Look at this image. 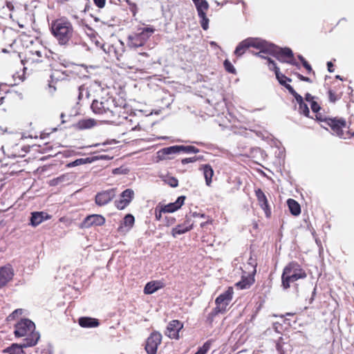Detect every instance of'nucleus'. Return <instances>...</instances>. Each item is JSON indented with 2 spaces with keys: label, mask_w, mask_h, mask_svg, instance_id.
I'll list each match as a JSON object with an SVG mask.
<instances>
[{
  "label": "nucleus",
  "mask_w": 354,
  "mask_h": 354,
  "mask_svg": "<svg viewBox=\"0 0 354 354\" xmlns=\"http://www.w3.org/2000/svg\"><path fill=\"white\" fill-rule=\"evenodd\" d=\"M50 32L58 44L64 48H73L83 44L82 37L74 30L72 23L66 17L52 21Z\"/></svg>",
  "instance_id": "nucleus-1"
},
{
  "label": "nucleus",
  "mask_w": 354,
  "mask_h": 354,
  "mask_svg": "<svg viewBox=\"0 0 354 354\" xmlns=\"http://www.w3.org/2000/svg\"><path fill=\"white\" fill-rule=\"evenodd\" d=\"M14 334L16 337H26L24 346H33L37 344L39 335L35 332L34 322L28 319H21L15 325Z\"/></svg>",
  "instance_id": "nucleus-2"
},
{
  "label": "nucleus",
  "mask_w": 354,
  "mask_h": 354,
  "mask_svg": "<svg viewBox=\"0 0 354 354\" xmlns=\"http://www.w3.org/2000/svg\"><path fill=\"white\" fill-rule=\"evenodd\" d=\"M307 276L305 270L295 261H292L285 266L281 275V286L283 290L290 287V284Z\"/></svg>",
  "instance_id": "nucleus-3"
},
{
  "label": "nucleus",
  "mask_w": 354,
  "mask_h": 354,
  "mask_svg": "<svg viewBox=\"0 0 354 354\" xmlns=\"http://www.w3.org/2000/svg\"><path fill=\"white\" fill-rule=\"evenodd\" d=\"M272 44L268 43L266 41L257 37H248L241 41L234 50V55L237 57L242 56L245 50L253 47L259 49L260 51L254 55H260V53L270 52Z\"/></svg>",
  "instance_id": "nucleus-4"
},
{
  "label": "nucleus",
  "mask_w": 354,
  "mask_h": 354,
  "mask_svg": "<svg viewBox=\"0 0 354 354\" xmlns=\"http://www.w3.org/2000/svg\"><path fill=\"white\" fill-rule=\"evenodd\" d=\"M21 62L24 71L32 73L41 71L46 66V57L39 50H30Z\"/></svg>",
  "instance_id": "nucleus-5"
},
{
  "label": "nucleus",
  "mask_w": 354,
  "mask_h": 354,
  "mask_svg": "<svg viewBox=\"0 0 354 354\" xmlns=\"http://www.w3.org/2000/svg\"><path fill=\"white\" fill-rule=\"evenodd\" d=\"M270 53L279 62L288 63L295 66L297 63L292 50L289 48H280L272 44Z\"/></svg>",
  "instance_id": "nucleus-6"
},
{
  "label": "nucleus",
  "mask_w": 354,
  "mask_h": 354,
  "mask_svg": "<svg viewBox=\"0 0 354 354\" xmlns=\"http://www.w3.org/2000/svg\"><path fill=\"white\" fill-rule=\"evenodd\" d=\"M153 32V30L152 28H145L140 32L129 35L128 37V45L131 48L142 46Z\"/></svg>",
  "instance_id": "nucleus-7"
},
{
  "label": "nucleus",
  "mask_w": 354,
  "mask_h": 354,
  "mask_svg": "<svg viewBox=\"0 0 354 354\" xmlns=\"http://www.w3.org/2000/svg\"><path fill=\"white\" fill-rule=\"evenodd\" d=\"M233 290L229 288L223 293L221 294L215 301L216 307L214 309V314L223 313L226 310L227 306L232 299Z\"/></svg>",
  "instance_id": "nucleus-8"
},
{
  "label": "nucleus",
  "mask_w": 354,
  "mask_h": 354,
  "mask_svg": "<svg viewBox=\"0 0 354 354\" xmlns=\"http://www.w3.org/2000/svg\"><path fill=\"white\" fill-rule=\"evenodd\" d=\"M325 122L327 125H328L332 131L334 135H336L337 136L346 139V136L344 134V132L342 129V128H344L346 127V121L345 120L342 118H326Z\"/></svg>",
  "instance_id": "nucleus-9"
},
{
  "label": "nucleus",
  "mask_w": 354,
  "mask_h": 354,
  "mask_svg": "<svg viewBox=\"0 0 354 354\" xmlns=\"http://www.w3.org/2000/svg\"><path fill=\"white\" fill-rule=\"evenodd\" d=\"M162 341V335L158 332H153L147 338L145 350L148 354H156L157 348Z\"/></svg>",
  "instance_id": "nucleus-10"
},
{
  "label": "nucleus",
  "mask_w": 354,
  "mask_h": 354,
  "mask_svg": "<svg viewBox=\"0 0 354 354\" xmlns=\"http://www.w3.org/2000/svg\"><path fill=\"white\" fill-rule=\"evenodd\" d=\"M68 74L66 71L59 69H55L50 75V81L48 83V92L53 94L56 91V84L58 82H62L68 78Z\"/></svg>",
  "instance_id": "nucleus-11"
},
{
  "label": "nucleus",
  "mask_w": 354,
  "mask_h": 354,
  "mask_svg": "<svg viewBox=\"0 0 354 354\" xmlns=\"http://www.w3.org/2000/svg\"><path fill=\"white\" fill-rule=\"evenodd\" d=\"M15 272L12 266L8 263L0 267V288L5 287L12 280Z\"/></svg>",
  "instance_id": "nucleus-12"
},
{
  "label": "nucleus",
  "mask_w": 354,
  "mask_h": 354,
  "mask_svg": "<svg viewBox=\"0 0 354 354\" xmlns=\"http://www.w3.org/2000/svg\"><path fill=\"white\" fill-rule=\"evenodd\" d=\"M105 223V218L100 214L87 216L82 222V228H89L93 226H101Z\"/></svg>",
  "instance_id": "nucleus-13"
},
{
  "label": "nucleus",
  "mask_w": 354,
  "mask_h": 354,
  "mask_svg": "<svg viewBox=\"0 0 354 354\" xmlns=\"http://www.w3.org/2000/svg\"><path fill=\"white\" fill-rule=\"evenodd\" d=\"M133 191L130 189H127L120 194L119 200L115 201V205L118 209H124L129 205L133 198Z\"/></svg>",
  "instance_id": "nucleus-14"
},
{
  "label": "nucleus",
  "mask_w": 354,
  "mask_h": 354,
  "mask_svg": "<svg viewBox=\"0 0 354 354\" xmlns=\"http://www.w3.org/2000/svg\"><path fill=\"white\" fill-rule=\"evenodd\" d=\"M111 104L109 99L102 98L100 100H95L91 104V109L95 113L103 114L110 110Z\"/></svg>",
  "instance_id": "nucleus-15"
},
{
  "label": "nucleus",
  "mask_w": 354,
  "mask_h": 354,
  "mask_svg": "<svg viewBox=\"0 0 354 354\" xmlns=\"http://www.w3.org/2000/svg\"><path fill=\"white\" fill-rule=\"evenodd\" d=\"M183 324L178 320H172L167 327L165 335L171 339H178L179 332L183 328Z\"/></svg>",
  "instance_id": "nucleus-16"
},
{
  "label": "nucleus",
  "mask_w": 354,
  "mask_h": 354,
  "mask_svg": "<svg viewBox=\"0 0 354 354\" xmlns=\"http://www.w3.org/2000/svg\"><path fill=\"white\" fill-rule=\"evenodd\" d=\"M255 195L257 198L258 203L262 209L264 211L267 217H269L271 214V211L268 205V201L266 196L261 189L255 190Z\"/></svg>",
  "instance_id": "nucleus-17"
},
{
  "label": "nucleus",
  "mask_w": 354,
  "mask_h": 354,
  "mask_svg": "<svg viewBox=\"0 0 354 354\" xmlns=\"http://www.w3.org/2000/svg\"><path fill=\"white\" fill-rule=\"evenodd\" d=\"M185 196H180L174 203H170L162 207V211L164 213H172L181 207L184 204Z\"/></svg>",
  "instance_id": "nucleus-18"
},
{
  "label": "nucleus",
  "mask_w": 354,
  "mask_h": 354,
  "mask_svg": "<svg viewBox=\"0 0 354 354\" xmlns=\"http://www.w3.org/2000/svg\"><path fill=\"white\" fill-rule=\"evenodd\" d=\"M180 153L179 151V147L178 145H174L168 147H165L160 151H158V158L160 160H165V159H171V157H170V155L174 154H178Z\"/></svg>",
  "instance_id": "nucleus-19"
},
{
  "label": "nucleus",
  "mask_w": 354,
  "mask_h": 354,
  "mask_svg": "<svg viewBox=\"0 0 354 354\" xmlns=\"http://www.w3.org/2000/svg\"><path fill=\"white\" fill-rule=\"evenodd\" d=\"M134 216L131 214H128L124 217L123 220L121 221V223L118 230L120 232L125 233L131 229L134 224Z\"/></svg>",
  "instance_id": "nucleus-20"
},
{
  "label": "nucleus",
  "mask_w": 354,
  "mask_h": 354,
  "mask_svg": "<svg viewBox=\"0 0 354 354\" xmlns=\"http://www.w3.org/2000/svg\"><path fill=\"white\" fill-rule=\"evenodd\" d=\"M50 216L44 212H32L30 218V223L32 226H37L44 221L50 218Z\"/></svg>",
  "instance_id": "nucleus-21"
},
{
  "label": "nucleus",
  "mask_w": 354,
  "mask_h": 354,
  "mask_svg": "<svg viewBox=\"0 0 354 354\" xmlns=\"http://www.w3.org/2000/svg\"><path fill=\"white\" fill-rule=\"evenodd\" d=\"M26 151L23 150L21 145L15 144L7 149V154L9 157H23L25 156Z\"/></svg>",
  "instance_id": "nucleus-22"
},
{
  "label": "nucleus",
  "mask_w": 354,
  "mask_h": 354,
  "mask_svg": "<svg viewBox=\"0 0 354 354\" xmlns=\"http://www.w3.org/2000/svg\"><path fill=\"white\" fill-rule=\"evenodd\" d=\"M164 286V283L160 281H152L148 282L144 288V292L147 295L154 293Z\"/></svg>",
  "instance_id": "nucleus-23"
},
{
  "label": "nucleus",
  "mask_w": 354,
  "mask_h": 354,
  "mask_svg": "<svg viewBox=\"0 0 354 354\" xmlns=\"http://www.w3.org/2000/svg\"><path fill=\"white\" fill-rule=\"evenodd\" d=\"M97 124V121L92 118H85L79 120L75 124L76 129L79 130L89 129Z\"/></svg>",
  "instance_id": "nucleus-24"
},
{
  "label": "nucleus",
  "mask_w": 354,
  "mask_h": 354,
  "mask_svg": "<svg viewBox=\"0 0 354 354\" xmlns=\"http://www.w3.org/2000/svg\"><path fill=\"white\" fill-rule=\"evenodd\" d=\"M78 323L80 326L83 328H94L98 326L100 324L97 319L88 317H80L78 320Z\"/></svg>",
  "instance_id": "nucleus-25"
},
{
  "label": "nucleus",
  "mask_w": 354,
  "mask_h": 354,
  "mask_svg": "<svg viewBox=\"0 0 354 354\" xmlns=\"http://www.w3.org/2000/svg\"><path fill=\"white\" fill-rule=\"evenodd\" d=\"M111 201V193L109 191H104L95 196V203L98 205H104Z\"/></svg>",
  "instance_id": "nucleus-26"
},
{
  "label": "nucleus",
  "mask_w": 354,
  "mask_h": 354,
  "mask_svg": "<svg viewBox=\"0 0 354 354\" xmlns=\"http://www.w3.org/2000/svg\"><path fill=\"white\" fill-rule=\"evenodd\" d=\"M26 347L24 346V343L22 344H12L10 346L4 349L3 353H8V354H26L24 351V348Z\"/></svg>",
  "instance_id": "nucleus-27"
},
{
  "label": "nucleus",
  "mask_w": 354,
  "mask_h": 354,
  "mask_svg": "<svg viewBox=\"0 0 354 354\" xmlns=\"http://www.w3.org/2000/svg\"><path fill=\"white\" fill-rule=\"evenodd\" d=\"M192 1L196 6L198 15L205 14L209 9V3L206 0H192Z\"/></svg>",
  "instance_id": "nucleus-28"
},
{
  "label": "nucleus",
  "mask_w": 354,
  "mask_h": 354,
  "mask_svg": "<svg viewBox=\"0 0 354 354\" xmlns=\"http://www.w3.org/2000/svg\"><path fill=\"white\" fill-rule=\"evenodd\" d=\"M287 204L292 215L298 216L301 213L300 205L295 200L289 198L287 201Z\"/></svg>",
  "instance_id": "nucleus-29"
},
{
  "label": "nucleus",
  "mask_w": 354,
  "mask_h": 354,
  "mask_svg": "<svg viewBox=\"0 0 354 354\" xmlns=\"http://www.w3.org/2000/svg\"><path fill=\"white\" fill-rule=\"evenodd\" d=\"M205 183L207 186H209L212 183V178L214 175V171L212 167L209 165H205L202 167Z\"/></svg>",
  "instance_id": "nucleus-30"
},
{
  "label": "nucleus",
  "mask_w": 354,
  "mask_h": 354,
  "mask_svg": "<svg viewBox=\"0 0 354 354\" xmlns=\"http://www.w3.org/2000/svg\"><path fill=\"white\" fill-rule=\"evenodd\" d=\"M192 225L185 226L184 224L178 225L176 227L172 229V235L176 237L177 235L185 234L192 229Z\"/></svg>",
  "instance_id": "nucleus-31"
},
{
  "label": "nucleus",
  "mask_w": 354,
  "mask_h": 354,
  "mask_svg": "<svg viewBox=\"0 0 354 354\" xmlns=\"http://www.w3.org/2000/svg\"><path fill=\"white\" fill-rule=\"evenodd\" d=\"M299 104L298 110L300 113L304 115L305 116H308L310 111L308 107V105L304 102L303 97L301 96V101L296 100Z\"/></svg>",
  "instance_id": "nucleus-32"
},
{
  "label": "nucleus",
  "mask_w": 354,
  "mask_h": 354,
  "mask_svg": "<svg viewBox=\"0 0 354 354\" xmlns=\"http://www.w3.org/2000/svg\"><path fill=\"white\" fill-rule=\"evenodd\" d=\"M179 151L180 153H197L199 152V149L196 148L194 146H184V145H178Z\"/></svg>",
  "instance_id": "nucleus-33"
},
{
  "label": "nucleus",
  "mask_w": 354,
  "mask_h": 354,
  "mask_svg": "<svg viewBox=\"0 0 354 354\" xmlns=\"http://www.w3.org/2000/svg\"><path fill=\"white\" fill-rule=\"evenodd\" d=\"M200 18V24L203 30H207L209 28V19L206 16V13L198 15Z\"/></svg>",
  "instance_id": "nucleus-34"
},
{
  "label": "nucleus",
  "mask_w": 354,
  "mask_h": 354,
  "mask_svg": "<svg viewBox=\"0 0 354 354\" xmlns=\"http://www.w3.org/2000/svg\"><path fill=\"white\" fill-rule=\"evenodd\" d=\"M252 279H242L241 281L236 283L237 286L240 287L241 289H246L248 288L250 285L252 283Z\"/></svg>",
  "instance_id": "nucleus-35"
},
{
  "label": "nucleus",
  "mask_w": 354,
  "mask_h": 354,
  "mask_svg": "<svg viewBox=\"0 0 354 354\" xmlns=\"http://www.w3.org/2000/svg\"><path fill=\"white\" fill-rule=\"evenodd\" d=\"M23 313V310L21 308L15 310L11 314H10L6 319L8 322L15 320L17 317L21 315Z\"/></svg>",
  "instance_id": "nucleus-36"
},
{
  "label": "nucleus",
  "mask_w": 354,
  "mask_h": 354,
  "mask_svg": "<svg viewBox=\"0 0 354 354\" xmlns=\"http://www.w3.org/2000/svg\"><path fill=\"white\" fill-rule=\"evenodd\" d=\"M225 69L226 71H227L230 73L235 74L236 73V69L232 65V64L228 60L225 59L223 63Z\"/></svg>",
  "instance_id": "nucleus-37"
},
{
  "label": "nucleus",
  "mask_w": 354,
  "mask_h": 354,
  "mask_svg": "<svg viewBox=\"0 0 354 354\" xmlns=\"http://www.w3.org/2000/svg\"><path fill=\"white\" fill-rule=\"evenodd\" d=\"M268 65L270 70L274 71L276 76H278L279 73V68L277 66L276 63L270 58H268Z\"/></svg>",
  "instance_id": "nucleus-38"
},
{
  "label": "nucleus",
  "mask_w": 354,
  "mask_h": 354,
  "mask_svg": "<svg viewBox=\"0 0 354 354\" xmlns=\"http://www.w3.org/2000/svg\"><path fill=\"white\" fill-rule=\"evenodd\" d=\"M210 348L209 342H206L201 347L198 348L195 354H206Z\"/></svg>",
  "instance_id": "nucleus-39"
},
{
  "label": "nucleus",
  "mask_w": 354,
  "mask_h": 354,
  "mask_svg": "<svg viewBox=\"0 0 354 354\" xmlns=\"http://www.w3.org/2000/svg\"><path fill=\"white\" fill-rule=\"evenodd\" d=\"M284 86L288 89L289 93L295 97L296 100L301 101V95H299L290 84H286Z\"/></svg>",
  "instance_id": "nucleus-40"
},
{
  "label": "nucleus",
  "mask_w": 354,
  "mask_h": 354,
  "mask_svg": "<svg viewBox=\"0 0 354 354\" xmlns=\"http://www.w3.org/2000/svg\"><path fill=\"white\" fill-rule=\"evenodd\" d=\"M64 178H65L64 176H61L57 178H53L50 180L49 185L50 186H56V185H59V183L64 182Z\"/></svg>",
  "instance_id": "nucleus-41"
},
{
  "label": "nucleus",
  "mask_w": 354,
  "mask_h": 354,
  "mask_svg": "<svg viewBox=\"0 0 354 354\" xmlns=\"http://www.w3.org/2000/svg\"><path fill=\"white\" fill-rule=\"evenodd\" d=\"M277 80H279V83L281 85H285L286 84V82H290L291 80L290 78H288L284 75L281 74L280 72L279 73V75L276 76Z\"/></svg>",
  "instance_id": "nucleus-42"
},
{
  "label": "nucleus",
  "mask_w": 354,
  "mask_h": 354,
  "mask_svg": "<svg viewBox=\"0 0 354 354\" xmlns=\"http://www.w3.org/2000/svg\"><path fill=\"white\" fill-rule=\"evenodd\" d=\"M128 171H129V169L124 167H120L112 169V174H127Z\"/></svg>",
  "instance_id": "nucleus-43"
},
{
  "label": "nucleus",
  "mask_w": 354,
  "mask_h": 354,
  "mask_svg": "<svg viewBox=\"0 0 354 354\" xmlns=\"http://www.w3.org/2000/svg\"><path fill=\"white\" fill-rule=\"evenodd\" d=\"M167 183L171 187H176L178 185V181L176 178L170 177L167 180Z\"/></svg>",
  "instance_id": "nucleus-44"
},
{
  "label": "nucleus",
  "mask_w": 354,
  "mask_h": 354,
  "mask_svg": "<svg viewBox=\"0 0 354 354\" xmlns=\"http://www.w3.org/2000/svg\"><path fill=\"white\" fill-rule=\"evenodd\" d=\"M310 106H311V109L315 113H317L320 109L319 105L317 104V102H316L315 101H312Z\"/></svg>",
  "instance_id": "nucleus-45"
},
{
  "label": "nucleus",
  "mask_w": 354,
  "mask_h": 354,
  "mask_svg": "<svg viewBox=\"0 0 354 354\" xmlns=\"http://www.w3.org/2000/svg\"><path fill=\"white\" fill-rule=\"evenodd\" d=\"M296 75L301 81L309 82V83L312 82L311 80L308 77H305L299 73H296Z\"/></svg>",
  "instance_id": "nucleus-46"
},
{
  "label": "nucleus",
  "mask_w": 354,
  "mask_h": 354,
  "mask_svg": "<svg viewBox=\"0 0 354 354\" xmlns=\"http://www.w3.org/2000/svg\"><path fill=\"white\" fill-rule=\"evenodd\" d=\"M328 96L330 101L332 102H335L337 100L335 93L330 90L328 91Z\"/></svg>",
  "instance_id": "nucleus-47"
},
{
  "label": "nucleus",
  "mask_w": 354,
  "mask_h": 354,
  "mask_svg": "<svg viewBox=\"0 0 354 354\" xmlns=\"http://www.w3.org/2000/svg\"><path fill=\"white\" fill-rule=\"evenodd\" d=\"M196 160V158L195 157L193 158H184L181 160V162L183 165H185L189 162H194Z\"/></svg>",
  "instance_id": "nucleus-48"
},
{
  "label": "nucleus",
  "mask_w": 354,
  "mask_h": 354,
  "mask_svg": "<svg viewBox=\"0 0 354 354\" xmlns=\"http://www.w3.org/2000/svg\"><path fill=\"white\" fill-rule=\"evenodd\" d=\"M94 3L98 7V8H103L105 5L106 0H93Z\"/></svg>",
  "instance_id": "nucleus-49"
},
{
  "label": "nucleus",
  "mask_w": 354,
  "mask_h": 354,
  "mask_svg": "<svg viewBox=\"0 0 354 354\" xmlns=\"http://www.w3.org/2000/svg\"><path fill=\"white\" fill-rule=\"evenodd\" d=\"M302 65L307 70L308 73H310L313 71L311 66L308 63L307 61L304 62Z\"/></svg>",
  "instance_id": "nucleus-50"
},
{
  "label": "nucleus",
  "mask_w": 354,
  "mask_h": 354,
  "mask_svg": "<svg viewBox=\"0 0 354 354\" xmlns=\"http://www.w3.org/2000/svg\"><path fill=\"white\" fill-rule=\"evenodd\" d=\"M163 212V211H162V207L160 208V209L159 210V212H158L157 211V208L156 209V217L158 220H160V218H161V215H162V213Z\"/></svg>",
  "instance_id": "nucleus-51"
},
{
  "label": "nucleus",
  "mask_w": 354,
  "mask_h": 354,
  "mask_svg": "<svg viewBox=\"0 0 354 354\" xmlns=\"http://www.w3.org/2000/svg\"><path fill=\"white\" fill-rule=\"evenodd\" d=\"M305 99L306 101L312 102V101H313V96H312L310 93H306Z\"/></svg>",
  "instance_id": "nucleus-52"
},
{
  "label": "nucleus",
  "mask_w": 354,
  "mask_h": 354,
  "mask_svg": "<svg viewBox=\"0 0 354 354\" xmlns=\"http://www.w3.org/2000/svg\"><path fill=\"white\" fill-rule=\"evenodd\" d=\"M327 66H328V71L330 72V73H332L333 71V70L332 69V68L333 67V64L331 62H328L327 63Z\"/></svg>",
  "instance_id": "nucleus-53"
},
{
  "label": "nucleus",
  "mask_w": 354,
  "mask_h": 354,
  "mask_svg": "<svg viewBox=\"0 0 354 354\" xmlns=\"http://www.w3.org/2000/svg\"><path fill=\"white\" fill-rule=\"evenodd\" d=\"M264 54H270V55H272V54L270 53V52L262 53H260V55H256L259 56V57H260L261 58L267 59H268V58L266 56H264Z\"/></svg>",
  "instance_id": "nucleus-54"
},
{
  "label": "nucleus",
  "mask_w": 354,
  "mask_h": 354,
  "mask_svg": "<svg viewBox=\"0 0 354 354\" xmlns=\"http://www.w3.org/2000/svg\"><path fill=\"white\" fill-rule=\"evenodd\" d=\"M82 162V159H77L75 161L71 163V165L73 166H76V165H78L79 164H80L81 162Z\"/></svg>",
  "instance_id": "nucleus-55"
},
{
  "label": "nucleus",
  "mask_w": 354,
  "mask_h": 354,
  "mask_svg": "<svg viewBox=\"0 0 354 354\" xmlns=\"http://www.w3.org/2000/svg\"><path fill=\"white\" fill-rule=\"evenodd\" d=\"M83 90H84V88H82V87H80V88H79V91H80V92H79L78 98H79L80 100H81V99H82V91H83Z\"/></svg>",
  "instance_id": "nucleus-56"
},
{
  "label": "nucleus",
  "mask_w": 354,
  "mask_h": 354,
  "mask_svg": "<svg viewBox=\"0 0 354 354\" xmlns=\"http://www.w3.org/2000/svg\"><path fill=\"white\" fill-rule=\"evenodd\" d=\"M298 58L299 59L301 62V63L303 64L304 62H306V60L304 59V57L301 55H299L298 56Z\"/></svg>",
  "instance_id": "nucleus-57"
},
{
  "label": "nucleus",
  "mask_w": 354,
  "mask_h": 354,
  "mask_svg": "<svg viewBox=\"0 0 354 354\" xmlns=\"http://www.w3.org/2000/svg\"><path fill=\"white\" fill-rule=\"evenodd\" d=\"M5 100H6V97H0V106L1 105H3V104L4 103Z\"/></svg>",
  "instance_id": "nucleus-58"
},
{
  "label": "nucleus",
  "mask_w": 354,
  "mask_h": 354,
  "mask_svg": "<svg viewBox=\"0 0 354 354\" xmlns=\"http://www.w3.org/2000/svg\"><path fill=\"white\" fill-rule=\"evenodd\" d=\"M60 117H61V118L62 119V123L66 122V121L64 120V119H65V114H64V113H61Z\"/></svg>",
  "instance_id": "nucleus-59"
},
{
  "label": "nucleus",
  "mask_w": 354,
  "mask_h": 354,
  "mask_svg": "<svg viewBox=\"0 0 354 354\" xmlns=\"http://www.w3.org/2000/svg\"><path fill=\"white\" fill-rule=\"evenodd\" d=\"M60 117H61V118L62 119V123L66 122V121L64 120V119H65V114H64V113H61Z\"/></svg>",
  "instance_id": "nucleus-60"
},
{
  "label": "nucleus",
  "mask_w": 354,
  "mask_h": 354,
  "mask_svg": "<svg viewBox=\"0 0 354 354\" xmlns=\"http://www.w3.org/2000/svg\"><path fill=\"white\" fill-rule=\"evenodd\" d=\"M209 44L212 46H217V44L215 41H210L209 42Z\"/></svg>",
  "instance_id": "nucleus-61"
},
{
  "label": "nucleus",
  "mask_w": 354,
  "mask_h": 354,
  "mask_svg": "<svg viewBox=\"0 0 354 354\" xmlns=\"http://www.w3.org/2000/svg\"><path fill=\"white\" fill-rule=\"evenodd\" d=\"M137 129H140L139 125H137L135 127L132 128L133 131H135V130H137Z\"/></svg>",
  "instance_id": "nucleus-62"
},
{
  "label": "nucleus",
  "mask_w": 354,
  "mask_h": 354,
  "mask_svg": "<svg viewBox=\"0 0 354 354\" xmlns=\"http://www.w3.org/2000/svg\"><path fill=\"white\" fill-rule=\"evenodd\" d=\"M316 288H315L313 292V297L311 298V300H313V296L315 294Z\"/></svg>",
  "instance_id": "nucleus-63"
},
{
  "label": "nucleus",
  "mask_w": 354,
  "mask_h": 354,
  "mask_svg": "<svg viewBox=\"0 0 354 354\" xmlns=\"http://www.w3.org/2000/svg\"><path fill=\"white\" fill-rule=\"evenodd\" d=\"M295 66L299 68H300V65L297 62L296 63V64Z\"/></svg>",
  "instance_id": "nucleus-64"
}]
</instances>
